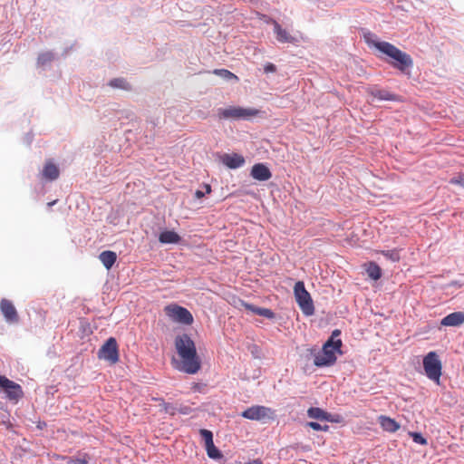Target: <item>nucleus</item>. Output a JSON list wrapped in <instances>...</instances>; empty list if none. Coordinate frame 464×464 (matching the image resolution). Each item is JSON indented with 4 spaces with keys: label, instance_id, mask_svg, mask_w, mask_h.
<instances>
[{
    "label": "nucleus",
    "instance_id": "24",
    "mask_svg": "<svg viewBox=\"0 0 464 464\" xmlns=\"http://www.w3.org/2000/svg\"><path fill=\"white\" fill-rule=\"evenodd\" d=\"M341 334L339 329H335L332 332L331 336L326 340L324 344H330L331 349H341L343 342L338 336Z\"/></svg>",
    "mask_w": 464,
    "mask_h": 464
},
{
    "label": "nucleus",
    "instance_id": "4",
    "mask_svg": "<svg viewBox=\"0 0 464 464\" xmlns=\"http://www.w3.org/2000/svg\"><path fill=\"white\" fill-rule=\"evenodd\" d=\"M258 111L253 108H242L239 106H229L227 108H218L217 114L219 120H246L256 116Z\"/></svg>",
    "mask_w": 464,
    "mask_h": 464
},
{
    "label": "nucleus",
    "instance_id": "3",
    "mask_svg": "<svg viewBox=\"0 0 464 464\" xmlns=\"http://www.w3.org/2000/svg\"><path fill=\"white\" fill-rule=\"evenodd\" d=\"M179 360L173 359L172 363L178 371L187 373L195 374L201 368V359L198 353L178 354Z\"/></svg>",
    "mask_w": 464,
    "mask_h": 464
},
{
    "label": "nucleus",
    "instance_id": "15",
    "mask_svg": "<svg viewBox=\"0 0 464 464\" xmlns=\"http://www.w3.org/2000/svg\"><path fill=\"white\" fill-rule=\"evenodd\" d=\"M250 175L258 181H266L272 177L270 169L263 163L255 164L251 169Z\"/></svg>",
    "mask_w": 464,
    "mask_h": 464
},
{
    "label": "nucleus",
    "instance_id": "10",
    "mask_svg": "<svg viewBox=\"0 0 464 464\" xmlns=\"http://www.w3.org/2000/svg\"><path fill=\"white\" fill-rule=\"evenodd\" d=\"M175 349L178 354L197 353L194 341L189 334L183 333L178 334L174 340Z\"/></svg>",
    "mask_w": 464,
    "mask_h": 464
},
{
    "label": "nucleus",
    "instance_id": "27",
    "mask_svg": "<svg viewBox=\"0 0 464 464\" xmlns=\"http://www.w3.org/2000/svg\"><path fill=\"white\" fill-rule=\"evenodd\" d=\"M368 276L373 280H378L382 277V269L374 262H370L366 267Z\"/></svg>",
    "mask_w": 464,
    "mask_h": 464
},
{
    "label": "nucleus",
    "instance_id": "34",
    "mask_svg": "<svg viewBox=\"0 0 464 464\" xmlns=\"http://www.w3.org/2000/svg\"><path fill=\"white\" fill-rule=\"evenodd\" d=\"M409 435L411 436L412 440L417 444L427 445V443H428L427 440L420 432L412 431V432H410Z\"/></svg>",
    "mask_w": 464,
    "mask_h": 464
},
{
    "label": "nucleus",
    "instance_id": "16",
    "mask_svg": "<svg viewBox=\"0 0 464 464\" xmlns=\"http://www.w3.org/2000/svg\"><path fill=\"white\" fill-rule=\"evenodd\" d=\"M41 175L44 179L47 181H53L59 178L60 169L52 160H47L44 166Z\"/></svg>",
    "mask_w": 464,
    "mask_h": 464
},
{
    "label": "nucleus",
    "instance_id": "20",
    "mask_svg": "<svg viewBox=\"0 0 464 464\" xmlns=\"http://www.w3.org/2000/svg\"><path fill=\"white\" fill-rule=\"evenodd\" d=\"M159 241L161 244H179L181 237L173 230H164L160 232Z\"/></svg>",
    "mask_w": 464,
    "mask_h": 464
},
{
    "label": "nucleus",
    "instance_id": "30",
    "mask_svg": "<svg viewBox=\"0 0 464 464\" xmlns=\"http://www.w3.org/2000/svg\"><path fill=\"white\" fill-rule=\"evenodd\" d=\"M213 73L215 75H218V76L223 78L227 82H229L231 80H235V81L238 80L237 75H235L233 72H231L230 71H228L227 69H215L213 71Z\"/></svg>",
    "mask_w": 464,
    "mask_h": 464
},
{
    "label": "nucleus",
    "instance_id": "14",
    "mask_svg": "<svg viewBox=\"0 0 464 464\" xmlns=\"http://www.w3.org/2000/svg\"><path fill=\"white\" fill-rule=\"evenodd\" d=\"M219 160L230 169L241 168L246 160L245 158L238 153H224L219 155Z\"/></svg>",
    "mask_w": 464,
    "mask_h": 464
},
{
    "label": "nucleus",
    "instance_id": "18",
    "mask_svg": "<svg viewBox=\"0 0 464 464\" xmlns=\"http://www.w3.org/2000/svg\"><path fill=\"white\" fill-rule=\"evenodd\" d=\"M241 305L248 312H251L252 314L263 316L267 319H274L275 318V313L268 308L265 307H258L252 304H248L245 301H241Z\"/></svg>",
    "mask_w": 464,
    "mask_h": 464
},
{
    "label": "nucleus",
    "instance_id": "42",
    "mask_svg": "<svg viewBox=\"0 0 464 464\" xmlns=\"http://www.w3.org/2000/svg\"><path fill=\"white\" fill-rule=\"evenodd\" d=\"M205 194H209L211 192V186L209 184H204Z\"/></svg>",
    "mask_w": 464,
    "mask_h": 464
},
{
    "label": "nucleus",
    "instance_id": "11",
    "mask_svg": "<svg viewBox=\"0 0 464 464\" xmlns=\"http://www.w3.org/2000/svg\"><path fill=\"white\" fill-rule=\"evenodd\" d=\"M0 388H2L10 400H18L23 396V391L19 384L0 375Z\"/></svg>",
    "mask_w": 464,
    "mask_h": 464
},
{
    "label": "nucleus",
    "instance_id": "2",
    "mask_svg": "<svg viewBox=\"0 0 464 464\" xmlns=\"http://www.w3.org/2000/svg\"><path fill=\"white\" fill-rule=\"evenodd\" d=\"M309 354L307 355L314 358V364L316 367H330L336 362V354H342L341 349H331L330 344H324L322 349L318 351L315 347L307 349Z\"/></svg>",
    "mask_w": 464,
    "mask_h": 464
},
{
    "label": "nucleus",
    "instance_id": "8",
    "mask_svg": "<svg viewBox=\"0 0 464 464\" xmlns=\"http://www.w3.org/2000/svg\"><path fill=\"white\" fill-rule=\"evenodd\" d=\"M167 315L173 321L184 324H191L193 323L192 314L185 307L178 304H169L165 308Z\"/></svg>",
    "mask_w": 464,
    "mask_h": 464
},
{
    "label": "nucleus",
    "instance_id": "43",
    "mask_svg": "<svg viewBox=\"0 0 464 464\" xmlns=\"http://www.w3.org/2000/svg\"><path fill=\"white\" fill-rule=\"evenodd\" d=\"M55 203H56V200H53V202L48 203V206H49V207H52V206H53Z\"/></svg>",
    "mask_w": 464,
    "mask_h": 464
},
{
    "label": "nucleus",
    "instance_id": "22",
    "mask_svg": "<svg viewBox=\"0 0 464 464\" xmlns=\"http://www.w3.org/2000/svg\"><path fill=\"white\" fill-rule=\"evenodd\" d=\"M380 424L388 432H395L400 429V424L395 420L387 416L380 417Z\"/></svg>",
    "mask_w": 464,
    "mask_h": 464
},
{
    "label": "nucleus",
    "instance_id": "23",
    "mask_svg": "<svg viewBox=\"0 0 464 464\" xmlns=\"http://www.w3.org/2000/svg\"><path fill=\"white\" fill-rule=\"evenodd\" d=\"M56 58L55 53L53 51H45L43 53H40L37 57V66L39 67H45L53 61H54Z\"/></svg>",
    "mask_w": 464,
    "mask_h": 464
},
{
    "label": "nucleus",
    "instance_id": "13",
    "mask_svg": "<svg viewBox=\"0 0 464 464\" xmlns=\"http://www.w3.org/2000/svg\"><path fill=\"white\" fill-rule=\"evenodd\" d=\"M0 311L5 320L8 324H17L19 322L18 313L11 301L3 298L0 302Z\"/></svg>",
    "mask_w": 464,
    "mask_h": 464
},
{
    "label": "nucleus",
    "instance_id": "31",
    "mask_svg": "<svg viewBox=\"0 0 464 464\" xmlns=\"http://www.w3.org/2000/svg\"><path fill=\"white\" fill-rule=\"evenodd\" d=\"M155 400L160 401V405L162 407L163 411L166 413L172 415V416L177 413L178 408L175 405L166 402L163 399H155Z\"/></svg>",
    "mask_w": 464,
    "mask_h": 464
},
{
    "label": "nucleus",
    "instance_id": "37",
    "mask_svg": "<svg viewBox=\"0 0 464 464\" xmlns=\"http://www.w3.org/2000/svg\"><path fill=\"white\" fill-rule=\"evenodd\" d=\"M264 72L266 73L276 72V66L274 63H267L264 66Z\"/></svg>",
    "mask_w": 464,
    "mask_h": 464
},
{
    "label": "nucleus",
    "instance_id": "38",
    "mask_svg": "<svg viewBox=\"0 0 464 464\" xmlns=\"http://www.w3.org/2000/svg\"><path fill=\"white\" fill-rule=\"evenodd\" d=\"M191 411H192V409L189 406H186V405L180 406L179 408H178V411H177V412H179L183 415H188V414L191 413Z\"/></svg>",
    "mask_w": 464,
    "mask_h": 464
},
{
    "label": "nucleus",
    "instance_id": "28",
    "mask_svg": "<svg viewBox=\"0 0 464 464\" xmlns=\"http://www.w3.org/2000/svg\"><path fill=\"white\" fill-rule=\"evenodd\" d=\"M205 450L209 459L215 460H219L223 459L222 452L215 446L214 443H211L210 445L205 447Z\"/></svg>",
    "mask_w": 464,
    "mask_h": 464
},
{
    "label": "nucleus",
    "instance_id": "7",
    "mask_svg": "<svg viewBox=\"0 0 464 464\" xmlns=\"http://www.w3.org/2000/svg\"><path fill=\"white\" fill-rule=\"evenodd\" d=\"M97 356L99 359L108 361L111 363H116L119 361V350L116 339L110 337L99 349Z\"/></svg>",
    "mask_w": 464,
    "mask_h": 464
},
{
    "label": "nucleus",
    "instance_id": "19",
    "mask_svg": "<svg viewBox=\"0 0 464 464\" xmlns=\"http://www.w3.org/2000/svg\"><path fill=\"white\" fill-rule=\"evenodd\" d=\"M464 323V313L453 312L440 321V324L443 326H459Z\"/></svg>",
    "mask_w": 464,
    "mask_h": 464
},
{
    "label": "nucleus",
    "instance_id": "6",
    "mask_svg": "<svg viewBox=\"0 0 464 464\" xmlns=\"http://www.w3.org/2000/svg\"><path fill=\"white\" fill-rule=\"evenodd\" d=\"M423 368L426 376L440 384L442 364L436 352H430L423 357Z\"/></svg>",
    "mask_w": 464,
    "mask_h": 464
},
{
    "label": "nucleus",
    "instance_id": "25",
    "mask_svg": "<svg viewBox=\"0 0 464 464\" xmlns=\"http://www.w3.org/2000/svg\"><path fill=\"white\" fill-rule=\"evenodd\" d=\"M108 85L114 89H121L124 91L131 90V85L128 82V81L125 78L122 77L111 79L108 82Z\"/></svg>",
    "mask_w": 464,
    "mask_h": 464
},
{
    "label": "nucleus",
    "instance_id": "35",
    "mask_svg": "<svg viewBox=\"0 0 464 464\" xmlns=\"http://www.w3.org/2000/svg\"><path fill=\"white\" fill-rule=\"evenodd\" d=\"M306 425L314 430L327 431L329 430L328 425H321L320 423H318L316 421H309V422H307Z\"/></svg>",
    "mask_w": 464,
    "mask_h": 464
},
{
    "label": "nucleus",
    "instance_id": "32",
    "mask_svg": "<svg viewBox=\"0 0 464 464\" xmlns=\"http://www.w3.org/2000/svg\"><path fill=\"white\" fill-rule=\"evenodd\" d=\"M381 254L392 262H398L401 258L400 253L397 249L382 250L381 251Z\"/></svg>",
    "mask_w": 464,
    "mask_h": 464
},
{
    "label": "nucleus",
    "instance_id": "26",
    "mask_svg": "<svg viewBox=\"0 0 464 464\" xmlns=\"http://www.w3.org/2000/svg\"><path fill=\"white\" fill-rule=\"evenodd\" d=\"M307 416L318 420H328L327 411L318 407H310L307 411Z\"/></svg>",
    "mask_w": 464,
    "mask_h": 464
},
{
    "label": "nucleus",
    "instance_id": "39",
    "mask_svg": "<svg viewBox=\"0 0 464 464\" xmlns=\"http://www.w3.org/2000/svg\"><path fill=\"white\" fill-rule=\"evenodd\" d=\"M327 416H328V420H325V421L339 422V416L338 415H334V414H331V413L327 412Z\"/></svg>",
    "mask_w": 464,
    "mask_h": 464
},
{
    "label": "nucleus",
    "instance_id": "29",
    "mask_svg": "<svg viewBox=\"0 0 464 464\" xmlns=\"http://www.w3.org/2000/svg\"><path fill=\"white\" fill-rule=\"evenodd\" d=\"M64 460H66L67 464H88L89 463V456L88 454L84 453L82 456L79 457H63Z\"/></svg>",
    "mask_w": 464,
    "mask_h": 464
},
{
    "label": "nucleus",
    "instance_id": "1",
    "mask_svg": "<svg viewBox=\"0 0 464 464\" xmlns=\"http://www.w3.org/2000/svg\"><path fill=\"white\" fill-rule=\"evenodd\" d=\"M373 46L382 53L392 59V61L387 62L394 69H397L404 74L410 73V71L413 67V60L409 53L385 41H376L373 43Z\"/></svg>",
    "mask_w": 464,
    "mask_h": 464
},
{
    "label": "nucleus",
    "instance_id": "33",
    "mask_svg": "<svg viewBox=\"0 0 464 464\" xmlns=\"http://www.w3.org/2000/svg\"><path fill=\"white\" fill-rule=\"evenodd\" d=\"M199 434L205 442V447L214 443L213 441V432L207 429H200Z\"/></svg>",
    "mask_w": 464,
    "mask_h": 464
},
{
    "label": "nucleus",
    "instance_id": "41",
    "mask_svg": "<svg viewBox=\"0 0 464 464\" xmlns=\"http://www.w3.org/2000/svg\"><path fill=\"white\" fill-rule=\"evenodd\" d=\"M204 196H205V192L204 191L199 190V189L196 190L195 197L197 198H202Z\"/></svg>",
    "mask_w": 464,
    "mask_h": 464
},
{
    "label": "nucleus",
    "instance_id": "40",
    "mask_svg": "<svg viewBox=\"0 0 464 464\" xmlns=\"http://www.w3.org/2000/svg\"><path fill=\"white\" fill-rule=\"evenodd\" d=\"M24 142L27 144V145H30L33 141V134L32 133H27L24 138Z\"/></svg>",
    "mask_w": 464,
    "mask_h": 464
},
{
    "label": "nucleus",
    "instance_id": "36",
    "mask_svg": "<svg viewBox=\"0 0 464 464\" xmlns=\"http://www.w3.org/2000/svg\"><path fill=\"white\" fill-rule=\"evenodd\" d=\"M450 183L464 188V174H458L450 179Z\"/></svg>",
    "mask_w": 464,
    "mask_h": 464
},
{
    "label": "nucleus",
    "instance_id": "17",
    "mask_svg": "<svg viewBox=\"0 0 464 464\" xmlns=\"http://www.w3.org/2000/svg\"><path fill=\"white\" fill-rule=\"evenodd\" d=\"M273 25L274 33L278 42L288 44H295L297 42L296 38L291 35L285 29H283L276 21H273Z\"/></svg>",
    "mask_w": 464,
    "mask_h": 464
},
{
    "label": "nucleus",
    "instance_id": "5",
    "mask_svg": "<svg viewBox=\"0 0 464 464\" xmlns=\"http://www.w3.org/2000/svg\"><path fill=\"white\" fill-rule=\"evenodd\" d=\"M294 294L296 303L303 314L306 316L313 315L314 314L313 299L309 292L305 289L304 283L303 281H297L295 283Z\"/></svg>",
    "mask_w": 464,
    "mask_h": 464
},
{
    "label": "nucleus",
    "instance_id": "12",
    "mask_svg": "<svg viewBox=\"0 0 464 464\" xmlns=\"http://www.w3.org/2000/svg\"><path fill=\"white\" fill-rule=\"evenodd\" d=\"M367 93L378 101L400 102L401 97L388 90L382 89L378 85H372L367 88Z\"/></svg>",
    "mask_w": 464,
    "mask_h": 464
},
{
    "label": "nucleus",
    "instance_id": "9",
    "mask_svg": "<svg viewBox=\"0 0 464 464\" xmlns=\"http://www.w3.org/2000/svg\"><path fill=\"white\" fill-rule=\"evenodd\" d=\"M272 413V410L268 407L254 405L246 409L241 416L251 420H265L266 419H271Z\"/></svg>",
    "mask_w": 464,
    "mask_h": 464
},
{
    "label": "nucleus",
    "instance_id": "21",
    "mask_svg": "<svg viewBox=\"0 0 464 464\" xmlns=\"http://www.w3.org/2000/svg\"><path fill=\"white\" fill-rule=\"evenodd\" d=\"M99 259L106 269H111L117 260V254L111 250H105L99 255Z\"/></svg>",
    "mask_w": 464,
    "mask_h": 464
}]
</instances>
